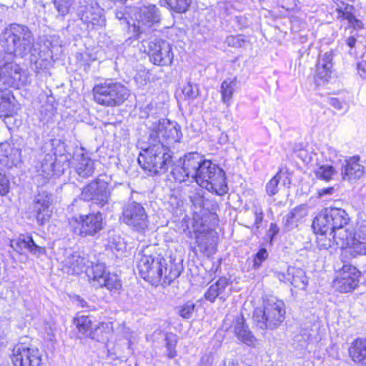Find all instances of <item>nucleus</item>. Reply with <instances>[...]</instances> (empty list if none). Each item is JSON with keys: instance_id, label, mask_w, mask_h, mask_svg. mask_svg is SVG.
Returning <instances> with one entry per match:
<instances>
[{"instance_id": "obj_39", "label": "nucleus", "mask_w": 366, "mask_h": 366, "mask_svg": "<svg viewBox=\"0 0 366 366\" xmlns=\"http://www.w3.org/2000/svg\"><path fill=\"white\" fill-rule=\"evenodd\" d=\"M337 18L346 19L349 24L352 26L354 29H361L362 28V23L361 21L357 19L355 16H353L350 11H348V7H345V10L342 11L341 9H337Z\"/></svg>"}, {"instance_id": "obj_27", "label": "nucleus", "mask_w": 366, "mask_h": 366, "mask_svg": "<svg viewBox=\"0 0 366 366\" xmlns=\"http://www.w3.org/2000/svg\"><path fill=\"white\" fill-rule=\"evenodd\" d=\"M352 360L366 366V339L355 340L349 349Z\"/></svg>"}, {"instance_id": "obj_51", "label": "nucleus", "mask_w": 366, "mask_h": 366, "mask_svg": "<svg viewBox=\"0 0 366 366\" xmlns=\"http://www.w3.org/2000/svg\"><path fill=\"white\" fill-rule=\"evenodd\" d=\"M227 42L229 46H241L244 40L240 36H230L227 39Z\"/></svg>"}, {"instance_id": "obj_12", "label": "nucleus", "mask_w": 366, "mask_h": 366, "mask_svg": "<svg viewBox=\"0 0 366 366\" xmlns=\"http://www.w3.org/2000/svg\"><path fill=\"white\" fill-rule=\"evenodd\" d=\"M335 269H339V274L333 281V287L340 292L346 293L354 290L360 282V272L354 266L346 264L343 261L341 268L335 265Z\"/></svg>"}, {"instance_id": "obj_34", "label": "nucleus", "mask_w": 366, "mask_h": 366, "mask_svg": "<svg viewBox=\"0 0 366 366\" xmlns=\"http://www.w3.org/2000/svg\"><path fill=\"white\" fill-rule=\"evenodd\" d=\"M21 155V152L7 142L0 144V156L9 158L12 162L17 161Z\"/></svg>"}, {"instance_id": "obj_24", "label": "nucleus", "mask_w": 366, "mask_h": 366, "mask_svg": "<svg viewBox=\"0 0 366 366\" xmlns=\"http://www.w3.org/2000/svg\"><path fill=\"white\" fill-rule=\"evenodd\" d=\"M332 54L331 51L320 55L316 65V78L323 82L327 81L331 76L332 71Z\"/></svg>"}, {"instance_id": "obj_16", "label": "nucleus", "mask_w": 366, "mask_h": 366, "mask_svg": "<svg viewBox=\"0 0 366 366\" xmlns=\"http://www.w3.org/2000/svg\"><path fill=\"white\" fill-rule=\"evenodd\" d=\"M194 232L196 239V244L198 247L192 249L193 252L197 254L199 251L204 255L209 256L214 252V236L213 232L210 230L208 227L202 222L199 225H194Z\"/></svg>"}, {"instance_id": "obj_19", "label": "nucleus", "mask_w": 366, "mask_h": 366, "mask_svg": "<svg viewBox=\"0 0 366 366\" xmlns=\"http://www.w3.org/2000/svg\"><path fill=\"white\" fill-rule=\"evenodd\" d=\"M61 262L64 269L70 274H80L90 267V262L86 257L81 256L78 252L71 250L64 252V259Z\"/></svg>"}, {"instance_id": "obj_46", "label": "nucleus", "mask_w": 366, "mask_h": 366, "mask_svg": "<svg viewBox=\"0 0 366 366\" xmlns=\"http://www.w3.org/2000/svg\"><path fill=\"white\" fill-rule=\"evenodd\" d=\"M9 180L4 169L0 167V196H4L9 192Z\"/></svg>"}, {"instance_id": "obj_9", "label": "nucleus", "mask_w": 366, "mask_h": 366, "mask_svg": "<svg viewBox=\"0 0 366 366\" xmlns=\"http://www.w3.org/2000/svg\"><path fill=\"white\" fill-rule=\"evenodd\" d=\"M120 219L122 222L139 233L144 232L148 228L149 219L145 209L136 202L124 205Z\"/></svg>"}, {"instance_id": "obj_58", "label": "nucleus", "mask_w": 366, "mask_h": 366, "mask_svg": "<svg viewBox=\"0 0 366 366\" xmlns=\"http://www.w3.org/2000/svg\"><path fill=\"white\" fill-rule=\"evenodd\" d=\"M276 277L279 279L280 281L286 282H287V272L286 273L284 272H277Z\"/></svg>"}, {"instance_id": "obj_22", "label": "nucleus", "mask_w": 366, "mask_h": 366, "mask_svg": "<svg viewBox=\"0 0 366 366\" xmlns=\"http://www.w3.org/2000/svg\"><path fill=\"white\" fill-rule=\"evenodd\" d=\"M75 161V172L79 177L88 178L92 177L96 169V162L87 154L76 153L74 157Z\"/></svg>"}, {"instance_id": "obj_15", "label": "nucleus", "mask_w": 366, "mask_h": 366, "mask_svg": "<svg viewBox=\"0 0 366 366\" xmlns=\"http://www.w3.org/2000/svg\"><path fill=\"white\" fill-rule=\"evenodd\" d=\"M148 54L154 64L161 66L171 65L174 59L171 44L162 39H154L149 42Z\"/></svg>"}, {"instance_id": "obj_57", "label": "nucleus", "mask_w": 366, "mask_h": 366, "mask_svg": "<svg viewBox=\"0 0 366 366\" xmlns=\"http://www.w3.org/2000/svg\"><path fill=\"white\" fill-rule=\"evenodd\" d=\"M356 39L352 36H350L348 37L347 39H346V44L350 48V49H352L355 47V44H356Z\"/></svg>"}, {"instance_id": "obj_3", "label": "nucleus", "mask_w": 366, "mask_h": 366, "mask_svg": "<svg viewBox=\"0 0 366 366\" xmlns=\"http://www.w3.org/2000/svg\"><path fill=\"white\" fill-rule=\"evenodd\" d=\"M181 167H176L172 173L177 182H185L192 178L202 188L218 195L227 192L225 174L223 169L197 152L186 154Z\"/></svg>"}, {"instance_id": "obj_56", "label": "nucleus", "mask_w": 366, "mask_h": 366, "mask_svg": "<svg viewBox=\"0 0 366 366\" xmlns=\"http://www.w3.org/2000/svg\"><path fill=\"white\" fill-rule=\"evenodd\" d=\"M333 191H334L333 187L324 188L319 191V194H320V196L322 197V196H325L327 194H332Z\"/></svg>"}, {"instance_id": "obj_14", "label": "nucleus", "mask_w": 366, "mask_h": 366, "mask_svg": "<svg viewBox=\"0 0 366 366\" xmlns=\"http://www.w3.org/2000/svg\"><path fill=\"white\" fill-rule=\"evenodd\" d=\"M104 10L94 0H87L80 3L77 14L88 29H94L95 26L104 25Z\"/></svg>"}, {"instance_id": "obj_10", "label": "nucleus", "mask_w": 366, "mask_h": 366, "mask_svg": "<svg viewBox=\"0 0 366 366\" xmlns=\"http://www.w3.org/2000/svg\"><path fill=\"white\" fill-rule=\"evenodd\" d=\"M29 73L18 64L12 62L4 63L0 67V83L9 87L19 89L29 84Z\"/></svg>"}, {"instance_id": "obj_38", "label": "nucleus", "mask_w": 366, "mask_h": 366, "mask_svg": "<svg viewBox=\"0 0 366 366\" xmlns=\"http://www.w3.org/2000/svg\"><path fill=\"white\" fill-rule=\"evenodd\" d=\"M336 173L335 168L331 165L324 164L318 166L315 169L316 177L320 179L328 182L332 179V176Z\"/></svg>"}, {"instance_id": "obj_50", "label": "nucleus", "mask_w": 366, "mask_h": 366, "mask_svg": "<svg viewBox=\"0 0 366 366\" xmlns=\"http://www.w3.org/2000/svg\"><path fill=\"white\" fill-rule=\"evenodd\" d=\"M278 4L287 11H293L297 6V0H278Z\"/></svg>"}, {"instance_id": "obj_5", "label": "nucleus", "mask_w": 366, "mask_h": 366, "mask_svg": "<svg viewBox=\"0 0 366 366\" xmlns=\"http://www.w3.org/2000/svg\"><path fill=\"white\" fill-rule=\"evenodd\" d=\"M140 256L137 268L143 279L151 282L152 284H169L179 276L177 271L168 270L167 260L160 255L138 254Z\"/></svg>"}, {"instance_id": "obj_55", "label": "nucleus", "mask_w": 366, "mask_h": 366, "mask_svg": "<svg viewBox=\"0 0 366 366\" xmlns=\"http://www.w3.org/2000/svg\"><path fill=\"white\" fill-rule=\"evenodd\" d=\"M330 104L337 110H341L342 109V104L341 102L336 98H332L330 100Z\"/></svg>"}, {"instance_id": "obj_11", "label": "nucleus", "mask_w": 366, "mask_h": 366, "mask_svg": "<svg viewBox=\"0 0 366 366\" xmlns=\"http://www.w3.org/2000/svg\"><path fill=\"white\" fill-rule=\"evenodd\" d=\"M12 362L15 366H40L41 353L29 343L19 342L13 349Z\"/></svg>"}, {"instance_id": "obj_8", "label": "nucleus", "mask_w": 366, "mask_h": 366, "mask_svg": "<svg viewBox=\"0 0 366 366\" xmlns=\"http://www.w3.org/2000/svg\"><path fill=\"white\" fill-rule=\"evenodd\" d=\"M132 19L133 31L139 38L160 22L161 13L156 5L146 3L134 8Z\"/></svg>"}, {"instance_id": "obj_41", "label": "nucleus", "mask_w": 366, "mask_h": 366, "mask_svg": "<svg viewBox=\"0 0 366 366\" xmlns=\"http://www.w3.org/2000/svg\"><path fill=\"white\" fill-rule=\"evenodd\" d=\"M168 6L177 13H183L188 9L191 0H165Z\"/></svg>"}, {"instance_id": "obj_37", "label": "nucleus", "mask_w": 366, "mask_h": 366, "mask_svg": "<svg viewBox=\"0 0 366 366\" xmlns=\"http://www.w3.org/2000/svg\"><path fill=\"white\" fill-rule=\"evenodd\" d=\"M104 279L105 280V282L104 284H99V287H105L111 292H116L120 290L122 283L117 274L108 272L107 275L104 277Z\"/></svg>"}, {"instance_id": "obj_26", "label": "nucleus", "mask_w": 366, "mask_h": 366, "mask_svg": "<svg viewBox=\"0 0 366 366\" xmlns=\"http://www.w3.org/2000/svg\"><path fill=\"white\" fill-rule=\"evenodd\" d=\"M56 160V155L52 153L46 154L39 160L36 166L39 176L43 179L44 182L55 174L54 165Z\"/></svg>"}, {"instance_id": "obj_31", "label": "nucleus", "mask_w": 366, "mask_h": 366, "mask_svg": "<svg viewBox=\"0 0 366 366\" xmlns=\"http://www.w3.org/2000/svg\"><path fill=\"white\" fill-rule=\"evenodd\" d=\"M306 215L307 210L305 207H295L283 217L284 225L287 230L292 229L297 227L298 222Z\"/></svg>"}, {"instance_id": "obj_18", "label": "nucleus", "mask_w": 366, "mask_h": 366, "mask_svg": "<svg viewBox=\"0 0 366 366\" xmlns=\"http://www.w3.org/2000/svg\"><path fill=\"white\" fill-rule=\"evenodd\" d=\"M53 202L51 194L43 191L39 192L34 202V211L36 213V219L41 225L49 222L52 210L50 207Z\"/></svg>"}, {"instance_id": "obj_4", "label": "nucleus", "mask_w": 366, "mask_h": 366, "mask_svg": "<svg viewBox=\"0 0 366 366\" xmlns=\"http://www.w3.org/2000/svg\"><path fill=\"white\" fill-rule=\"evenodd\" d=\"M1 44L7 54L24 57L31 54V61L36 65L41 58L39 49L34 44L33 34L25 25L11 24L1 36Z\"/></svg>"}, {"instance_id": "obj_29", "label": "nucleus", "mask_w": 366, "mask_h": 366, "mask_svg": "<svg viewBox=\"0 0 366 366\" xmlns=\"http://www.w3.org/2000/svg\"><path fill=\"white\" fill-rule=\"evenodd\" d=\"M14 97L7 89L0 88V117H9L14 112Z\"/></svg>"}, {"instance_id": "obj_20", "label": "nucleus", "mask_w": 366, "mask_h": 366, "mask_svg": "<svg viewBox=\"0 0 366 366\" xmlns=\"http://www.w3.org/2000/svg\"><path fill=\"white\" fill-rule=\"evenodd\" d=\"M11 247L16 252L23 253L25 251L29 252L32 255L39 257L46 254L45 247L37 245L31 236L20 235L18 238L11 241Z\"/></svg>"}, {"instance_id": "obj_1", "label": "nucleus", "mask_w": 366, "mask_h": 366, "mask_svg": "<svg viewBox=\"0 0 366 366\" xmlns=\"http://www.w3.org/2000/svg\"><path fill=\"white\" fill-rule=\"evenodd\" d=\"M149 147L140 153L138 162L144 170L154 174H164L172 165V153L167 145L179 142L181 126L167 119L149 117L146 122Z\"/></svg>"}, {"instance_id": "obj_23", "label": "nucleus", "mask_w": 366, "mask_h": 366, "mask_svg": "<svg viewBox=\"0 0 366 366\" xmlns=\"http://www.w3.org/2000/svg\"><path fill=\"white\" fill-rule=\"evenodd\" d=\"M360 157L354 156L345 160L342 167L341 174L344 180H357L364 174V167L360 163Z\"/></svg>"}, {"instance_id": "obj_60", "label": "nucleus", "mask_w": 366, "mask_h": 366, "mask_svg": "<svg viewBox=\"0 0 366 366\" xmlns=\"http://www.w3.org/2000/svg\"><path fill=\"white\" fill-rule=\"evenodd\" d=\"M228 142V137L227 134L222 133L219 137V142L221 144H225Z\"/></svg>"}, {"instance_id": "obj_28", "label": "nucleus", "mask_w": 366, "mask_h": 366, "mask_svg": "<svg viewBox=\"0 0 366 366\" xmlns=\"http://www.w3.org/2000/svg\"><path fill=\"white\" fill-rule=\"evenodd\" d=\"M287 282L295 287L305 290L307 285L308 280L303 269L295 267H289L287 268Z\"/></svg>"}, {"instance_id": "obj_17", "label": "nucleus", "mask_w": 366, "mask_h": 366, "mask_svg": "<svg viewBox=\"0 0 366 366\" xmlns=\"http://www.w3.org/2000/svg\"><path fill=\"white\" fill-rule=\"evenodd\" d=\"M76 222L79 225L75 232L80 236H94L103 229V218L100 212L81 215Z\"/></svg>"}, {"instance_id": "obj_61", "label": "nucleus", "mask_w": 366, "mask_h": 366, "mask_svg": "<svg viewBox=\"0 0 366 366\" xmlns=\"http://www.w3.org/2000/svg\"><path fill=\"white\" fill-rule=\"evenodd\" d=\"M79 305H81V307H85L86 302L84 300H79Z\"/></svg>"}, {"instance_id": "obj_45", "label": "nucleus", "mask_w": 366, "mask_h": 366, "mask_svg": "<svg viewBox=\"0 0 366 366\" xmlns=\"http://www.w3.org/2000/svg\"><path fill=\"white\" fill-rule=\"evenodd\" d=\"M281 179L280 174L274 176L266 185V191L268 195L273 196L278 192V184Z\"/></svg>"}, {"instance_id": "obj_49", "label": "nucleus", "mask_w": 366, "mask_h": 366, "mask_svg": "<svg viewBox=\"0 0 366 366\" xmlns=\"http://www.w3.org/2000/svg\"><path fill=\"white\" fill-rule=\"evenodd\" d=\"M268 257V252L265 248L260 249L254 258V268H259L262 262Z\"/></svg>"}, {"instance_id": "obj_64", "label": "nucleus", "mask_w": 366, "mask_h": 366, "mask_svg": "<svg viewBox=\"0 0 366 366\" xmlns=\"http://www.w3.org/2000/svg\"><path fill=\"white\" fill-rule=\"evenodd\" d=\"M4 63H3V61L0 59V67L3 66Z\"/></svg>"}, {"instance_id": "obj_35", "label": "nucleus", "mask_w": 366, "mask_h": 366, "mask_svg": "<svg viewBox=\"0 0 366 366\" xmlns=\"http://www.w3.org/2000/svg\"><path fill=\"white\" fill-rule=\"evenodd\" d=\"M316 234H317V247L321 249H328L330 248L333 244H336L332 238V236L330 235V232H322V231H315Z\"/></svg>"}, {"instance_id": "obj_2", "label": "nucleus", "mask_w": 366, "mask_h": 366, "mask_svg": "<svg viewBox=\"0 0 366 366\" xmlns=\"http://www.w3.org/2000/svg\"><path fill=\"white\" fill-rule=\"evenodd\" d=\"M350 217L340 208H325L312 222L314 231L330 232L336 244L343 249L342 254L352 257L366 254V225L353 233L348 225Z\"/></svg>"}, {"instance_id": "obj_48", "label": "nucleus", "mask_w": 366, "mask_h": 366, "mask_svg": "<svg viewBox=\"0 0 366 366\" xmlns=\"http://www.w3.org/2000/svg\"><path fill=\"white\" fill-rule=\"evenodd\" d=\"M182 92L185 97L189 99H194L198 95V89L197 85L192 84L191 82H188L182 89Z\"/></svg>"}, {"instance_id": "obj_40", "label": "nucleus", "mask_w": 366, "mask_h": 366, "mask_svg": "<svg viewBox=\"0 0 366 366\" xmlns=\"http://www.w3.org/2000/svg\"><path fill=\"white\" fill-rule=\"evenodd\" d=\"M251 214L254 217V221L247 227L250 228L252 230L254 229L256 230H258L262 224L264 217L263 210L262 207L258 205H254L251 209Z\"/></svg>"}, {"instance_id": "obj_25", "label": "nucleus", "mask_w": 366, "mask_h": 366, "mask_svg": "<svg viewBox=\"0 0 366 366\" xmlns=\"http://www.w3.org/2000/svg\"><path fill=\"white\" fill-rule=\"evenodd\" d=\"M227 286V279L226 277L219 278L215 283L210 285L204 293L205 299L210 302H214L217 297L222 301H225L228 297V294L225 293Z\"/></svg>"}, {"instance_id": "obj_33", "label": "nucleus", "mask_w": 366, "mask_h": 366, "mask_svg": "<svg viewBox=\"0 0 366 366\" xmlns=\"http://www.w3.org/2000/svg\"><path fill=\"white\" fill-rule=\"evenodd\" d=\"M237 85V78L227 79L223 81L221 85V94L222 102L229 104L230 99L232 97L235 87Z\"/></svg>"}, {"instance_id": "obj_32", "label": "nucleus", "mask_w": 366, "mask_h": 366, "mask_svg": "<svg viewBox=\"0 0 366 366\" xmlns=\"http://www.w3.org/2000/svg\"><path fill=\"white\" fill-rule=\"evenodd\" d=\"M189 199L194 207V214L201 213L204 209H208V200L204 199L202 189L192 192Z\"/></svg>"}, {"instance_id": "obj_63", "label": "nucleus", "mask_w": 366, "mask_h": 366, "mask_svg": "<svg viewBox=\"0 0 366 366\" xmlns=\"http://www.w3.org/2000/svg\"><path fill=\"white\" fill-rule=\"evenodd\" d=\"M91 338L94 339V336L93 335V333L92 332H89V334L88 335Z\"/></svg>"}, {"instance_id": "obj_47", "label": "nucleus", "mask_w": 366, "mask_h": 366, "mask_svg": "<svg viewBox=\"0 0 366 366\" xmlns=\"http://www.w3.org/2000/svg\"><path fill=\"white\" fill-rule=\"evenodd\" d=\"M166 346L168 350V356L169 357H174L176 355L175 346H176V338L174 335L167 336L165 338Z\"/></svg>"}, {"instance_id": "obj_43", "label": "nucleus", "mask_w": 366, "mask_h": 366, "mask_svg": "<svg viewBox=\"0 0 366 366\" xmlns=\"http://www.w3.org/2000/svg\"><path fill=\"white\" fill-rule=\"evenodd\" d=\"M53 2L58 13L62 16L69 13L72 4L71 0H53Z\"/></svg>"}, {"instance_id": "obj_30", "label": "nucleus", "mask_w": 366, "mask_h": 366, "mask_svg": "<svg viewBox=\"0 0 366 366\" xmlns=\"http://www.w3.org/2000/svg\"><path fill=\"white\" fill-rule=\"evenodd\" d=\"M90 267H87L86 272L90 278L91 283L94 287H98L99 284H104L105 280L104 279L108 274L105 269V265L103 263H97L92 264L90 262Z\"/></svg>"}, {"instance_id": "obj_52", "label": "nucleus", "mask_w": 366, "mask_h": 366, "mask_svg": "<svg viewBox=\"0 0 366 366\" xmlns=\"http://www.w3.org/2000/svg\"><path fill=\"white\" fill-rule=\"evenodd\" d=\"M357 72L362 79H366V61L357 64Z\"/></svg>"}, {"instance_id": "obj_13", "label": "nucleus", "mask_w": 366, "mask_h": 366, "mask_svg": "<svg viewBox=\"0 0 366 366\" xmlns=\"http://www.w3.org/2000/svg\"><path fill=\"white\" fill-rule=\"evenodd\" d=\"M110 195L107 182L97 179L82 189L81 198L85 201H92L94 204L102 207L109 204Z\"/></svg>"}, {"instance_id": "obj_21", "label": "nucleus", "mask_w": 366, "mask_h": 366, "mask_svg": "<svg viewBox=\"0 0 366 366\" xmlns=\"http://www.w3.org/2000/svg\"><path fill=\"white\" fill-rule=\"evenodd\" d=\"M231 328L238 338L244 344L249 346H254L256 342V338L249 330L248 326L245 324V319L242 315H238L232 322Z\"/></svg>"}, {"instance_id": "obj_44", "label": "nucleus", "mask_w": 366, "mask_h": 366, "mask_svg": "<svg viewBox=\"0 0 366 366\" xmlns=\"http://www.w3.org/2000/svg\"><path fill=\"white\" fill-rule=\"evenodd\" d=\"M195 307L196 305L194 302H187L179 307L178 313L184 319L191 318L194 312Z\"/></svg>"}, {"instance_id": "obj_62", "label": "nucleus", "mask_w": 366, "mask_h": 366, "mask_svg": "<svg viewBox=\"0 0 366 366\" xmlns=\"http://www.w3.org/2000/svg\"><path fill=\"white\" fill-rule=\"evenodd\" d=\"M296 21H297V19H292V21H291V22H292V29H294V24H295V22Z\"/></svg>"}, {"instance_id": "obj_42", "label": "nucleus", "mask_w": 366, "mask_h": 366, "mask_svg": "<svg viewBox=\"0 0 366 366\" xmlns=\"http://www.w3.org/2000/svg\"><path fill=\"white\" fill-rule=\"evenodd\" d=\"M44 45L47 47L49 51V54L48 56L52 57L53 54H57L59 52L61 46L59 42V38L53 36H49L45 41Z\"/></svg>"}, {"instance_id": "obj_54", "label": "nucleus", "mask_w": 366, "mask_h": 366, "mask_svg": "<svg viewBox=\"0 0 366 366\" xmlns=\"http://www.w3.org/2000/svg\"><path fill=\"white\" fill-rule=\"evenodd\" d=\"M279 232V227L275 223H271L268 231V235L272 241L273 237Z\"/></svg>"}, {"instance_id": "obj_36", "label": "nucleus", "mask_w": 366, "mask_h": 366, "mask_svg": "<svg viewBox=\"0 0 366 366\" xmlns=\"http://www.w3.org/2000/svg\"><path fill=\"white\" fill-rule=\"evenodd\" d=\"M74 323L78 329L79 332L86 335L92 329V320L89 317L85 315H77L74 319Z\"/></svg>"}, {"instance_id": "obj_53", "label": "nucleus", "mask_w": 366, "mask_h": 366, "mask_svg": "<svg viewBox=\"0 0 366 366\" xmlns=\"http://www.w3.org/2000/svg\"><path fill=\"white\" fill-rule=\"evenodd\" d=\"M324 152L327 154V158L331 162H334L335 159L337 157V151L331 147H327V151Z\"/></svg>"}, {"instance_id": "obj_59", "label": "nucleus", "mask_w": 366, "mask_h": 366, "mask_svg": "<svg viewBox=\"0 0 366 366\" xmlns=\"http://www.w3.org/2000/svg\"><path fill=\"white\" fill-rule=\"evenodd\" d=\"M116 18L119 20H127V18L125 17V14L122 11H117L116 12Z\"/></svg>"}, {"instance_id": "obj_6", "label": "nucleus", "mask_w": 366, "mask_h": 366, "mask_svg": "<svg viewBox=\"0 0 366 366\" xmlns=\"http://www.w3.org/2000/svg\"><path fill=\"white\" fill-rule=\"evenodd\" d=\"M94 102L107 107L122 105L130 96L129 89L123 84L112 79H105L93 87Z\"/></svg>"}, {"instance_id": "obj_7", "label": "nucleus", "mask_w": 366, "mask_h": 366, "mask_svg": "<svg viewBox=\"0 0 366 366\" xmlns=\"http://www.w3.org/2000/svg\"><path fill=\"white\" fill-rule=\"evenodd\" d=\"M285 303L276 297L268 298L263 308H257L253 313V320L261 330L277 328L285 317Z\"/></svg>"}]
</instances>
